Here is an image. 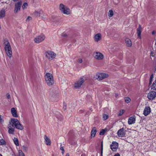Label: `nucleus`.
Segmentation results:
<instances>
[{
  "label": "nucleus",
  "mask_w": 156,
  "mask_h": 156,
  "mask_svg": "<svg viewBox=\"0 0 156 156\" xmlns=\"http://www.w3.org/2000/svg\"><path fill=\"white\" fill-rule=\"evenodd\" d=\"M153 52L152 51H151V55L152 56H153Z\"/></svg>",
  "instance_id": "a18cd8bd"
},
{
  "label": "nucleus",
  "mask_w": 156,
  "mask_h": 156,
  "mask_svg": "<svg viewBox=\"0 0 156 156\" xmlns=\"http://www.w3.org/2000/svg\"><path fill=\"white\" fill-rule=\"evenodd\" d=\"M142 27L140 25H139L138 27L136 30L137 36L140 39L141 38V32Z\"/></svg>",
  "instance_id": "dca6fc26"
},
{
  "label": "nucleus",
  "mask_w": 156,
  "mask_h": 156,
  "mask_svg": "<svg viewBox=\"0 0 156 156\" xmlns=\"http://www.w3.org/2000/svg\"><path fill=\"white\" fill-rule=\"evenodd\" d=\"M66 156H69V154L68 153L67 154H66Z\"/></svg>",
  "instance_id": "49530a36"
},
{
  "label": "nucleus",
  "mask_w": 156,
  "mask_h": 156,
  "mask_svg": "<svg viewBox=\"0 0 156 156\" xmlns=\"http://www.w3.org/2000/svg\"><path fill=\"white\" fill-rule=\"evenodd\" d=\"M126 45L128 47H130L132 45V42L131 40L128 38L126 39Z\"/></svg>",
  "instance_id": "412c9836"
},
{
  "label": "nucleus",
  "mask_w": 156,
  "mask_h": 156,
  "mask_svg": "<svg viewBox=\"0 0 156 156\" xmlns=\"http://www.w3.org/2000/svg\"><path fill=\"white\" fill-rule=\"evenodd\" d=\"M101 34L98 33L96 34L94 36V39L96 42L98 41L101 39Z\"/></svg>",
  "instance_id": "f3484780"
},
{
  "label": "nucleus",
  "mask_w": 156,
  "mask_h": 156,
  "mask_svg": "<svg viewBox=\"0 0 156 156\" xmlns=\"http://www.w3.org/2000/svg\"><path fill=\"white\" fill-rule=\"evenodd\" d=\"M108 75L104 73L97 74L95 76V78L99 80H101L108 77Z\"/></svg>",
  "instance_id": "6e6552de"
},
{
  "label": "nucleus",
  "mask_w": 156,
  "mask_h": 156,
  "mask_svg": "<svg viewBox=\"0 0 156 156\" xmlns=\"http://www.w3.org/2000/svg\"><path fill=\"white\" fill-rule=\"evenodd\" d=\"M155 150H156V148L155 149Z\"/></svg>",
  "instance_id": "09e8293b"
},
{
  "label": "nucleus",
  "mask_w": 156,
  "mask_h": 156,
  "mask_svg": "<svg viewBox=\"0 0 156 156\" xmlns=\"http://www.w3.org/2000/svg\"><path fill=\"white\" fill-rule=\"evenodd\" d=\"M45 55L46 57L49 60H51L56 56V54L51 51H48L45 52Z\"/></svg>",
  "instance_id": "20e7f679"
},
{
  "label": "nucleus",
  "mask_w": 156,
  "mask_h": 156,
  "mask_svg": "<svg viewBox=\"0 0 156 156\" xmlns=\"http://www.w3.org/2000/svg\"><path fill=\"white\" fill-rule=\"evenodd\" d=\"M11 112L12 116L14 117H18V115L16 111L14 108H11Z\"/></svg>",
  "instance_id": "a211bd4d"
},
{
  "label": "nucleus",
  "mask_w": 156,
  "mask_h": 156,
  "mask_svg": "<svg viewBox=\"0 0 156 156\" xmlns=\"http://www.w3.org/2000/svg\"><path fill=\"white\" fill-rule=\"evenodd\" d=\"M11 122L12 123V126H14L16 128L20 130L23 129V126L20 123L17 119H11Z\"/></svg>",
  "instance_id": "7ed1b4c3"
},
{
  "label": "nucleus",
  "mask_w": 156,
  "mask_h": 156,
  "mask_svg": "<svg viewBox=\"0 0 156 156\" xmlns=\"http://www.w3.org/2000/svg\"><path fill=\"white\" fill-rule=\"evenodd\" d=\"M6 96H7V98L8 99H9L10 98V95L9 94H8V93L7 94Z\"/></svg>",
  "instance_id": "ea45409f"
},
{
  "label": "nucleus",
  "mask_w": 156,
  "mask_h": 156,
  "mask_svg": "<svg viewBox=\"0 0 156 156\" xmlns=\"http://www.w3.org/2000/svg\"><path fill=\"white\" fill-rule=\"evenodd\" d=\"M117 134L119 137H122L124 136L125 134L124 129L123 128L120 129L118 131Z\"/></svg>",
  "instance_id": "2eb2a0df"
},
{
  "label": "nucleus",
  "mask_w": 156,
  "mask_h": 156,
  "mask_svg": "<svg viewBox=\"0 0 156 156\" xmlns=\"http://www.w3.org/2000/svg\"><path fill=\"white\" fill-rule=\"evenodd\" d=\"M102 150H103V145L102 143L101 144V154L102 153Z\"/></svg>",
  "instance_id": "37998d69"
},
{
  "label": "nucleus",
  "mask_w": 156,
  "mask_h": 156,
  "mask_svg": "<svg viewBox=\"0 0 156 156\" xmlns=\"http://www.w3.org/2000/svg\"><path fill=\"white\" fill-rule=\"evenodd\" d=\"M156 97V92L154 91H151L149 92L147 94V97L150 100H152L154 99Z\"/></svg>",
  "instance_id": "9d476101"
},
{
  "label": "nucleus",
  "mask_w": 156,
  "mask_h": 156,
  "mask_svg": "<svg viewBox=\"0 0 156 156\" xmlns=\"http://www.w3.org/2000/svg\"><path fill=\"white\" fill-rule=\"evenodd\" d=\"M131 100L128 97H126L125 98V102L127 103H129Z\"/></svg>",
  "instance_id": "7c9ffc66"
},
{
  "label": "nucleus",
  "mask_w": 156,
  "mask_h": 156,
  "mask_svg": "<svg viewBox=\"0 0 156 156\" xmlns=\"http://www.w3.org/2000/svg\"><path fill=\"white\" fill-rule=\"evenodd\" d=\"M13 140L14 144L16 146H19V144L18 139L17 138L14 137L13 139Z\"/></svg>",
  "instance_id": "393cba45"
},
{
  "label": "nucleus",
  "mask_w": 156,
  "mask_h": 156,
  "mask_svg": "<svg viewBox=\"0 0 156 156\" xmlns=\"http://www.w3.org/2000/svg\"><path fill=\"white\" fill-rule=\"evenodd\" d=\"M151 112V109L149 106H146L144 109L143 114L145 116L148 115Z\"/></svg>",
  "instance_id": "ddd939ff"
},
{
  "label": "nucleus",
  "mask_w": 156,
  "mask_h": 156,
  "mask_svg": "<svg viewBox=\"0 0 156 156\" xmlns=\"http://www.w3.org/2000/svg\"><path fill=\"white\" fill-rule=\"evenodd\" d=\"M114 156H120V155L119 153H117L116 154H115Z\"/></svg>",
  "instance_id": "79ce46f5"
},
{
  "label": "nucleus",
  "mask_w": 156,
  "mask_h": 156,
  "mask_svg": "<svg viewBox=\"0 0 156 156\" xmlns=\"http://www.w3.org/2000/svg\"><path fill=\"white\" fill-rule=\"evenodd\" d=\"M3 120L2 118V116L0 115V122L1 123H2L3 122Z\"/></svg>",
  "instance_id": "4c0bfd02"
},
{
  "label": "nucleus",
  "mask_w": 156,
  "mask_h": 156,
  "mask_svg": "<svg viewBox=\"0 0 156 156\" xmlns=\"http://www.w3.org/2000/svg\"><path fill=\"white\" fill-rule=\"evenodd\" d=\"M96 128L95 127L93 128L91 132V136L93 137H94L96 133Z\"/></svg>",
  "instance_id": "5701e85b"
},
{
  "label": "nucleus",
  "mask_w": 156,
  "mask_h": 156,
  "mask_svg": "<svg viewBox=\"0 0 156 156\" xmlns=\"http://www.w3.org/2000/svg\"><path fill=\"white\" fill-rule=\"evenodd\" d=\"M45 141L47 145H50L51 144L50 140L46 135L44 136Z\"/></svg>",
  "instance_id": "6ab92c4d"
},
{
  "label": "nucleus",
  "mask_w": 156,
  "mask_h": 156,
  "mask_svg": "<svg viewBox=\"0 0 156 156\" xmlns=\"http://www.w3.org/2000/svg\"><path fill=\"white\" fill-rule=\"evenodd\" d=\"M43 14V12L41 10L39 12L35 11L34 13V15L36 16H40L41 15Z\"/></svg>",
  "instance_id": "aec40b11"
},
{
  "label": "nucleus",
  "mask_w": 156,
  "mask_h": 156,
  "mask_svg": "<svg viewBox=\"0 0 156 156\" xmlns=\"http://www.w3.org/2000/svg\"><path fill=\"white\" fill-rule=\"evenodd\" d=\"M151 88L152 90H156V80L153 83Z\"/></svg>",
  "instance_id": "a878e982"
},
{
  "label": "nucleus",
  "mask_w": 156,
  "mask_h": 156,
  "mask_svg": "<svg viewBox=\"0 0 156 156\" xmlns=\"http://www.w3.org/2000/svg\"><path fill=\"white\" fill-rule=\"evenodd\" d=\"M78 62L79 63H81L82 62V60L81 58H79Z\"/></svg>",
  "instance_id": "58836bf2"
},
{
  "label": "nucleus",
  "mask_w": 156,
  "mask_h": 156,
  "mask_svg": "<svg viewBox=\"0 0 156 156\" xmlns=\"http://www.w3.org/2000/svg\"><path fill=\"white\" fill-rule=\"evenodd\" d=\"M118 147V144L115 141H113L110 145V148L113 151H115Z\"/></svg>",
  "instance_id": "9b49d317"
},
{
  "label": "nucleus",
  "mask_w": 156,
  "mask_h": 156,
  "mask_svg": "<svg viewBox=\"0 0 156 156\" xmlns=\"http://www.w3.org/2000/svg\"><path fill=\"white\" fill-rule=\"evenodd\" d=\"M59 9L64 14L69 15L70 13V9L62 4H60Z\"/></svg>",
  "instance_id": "39448f33"
},
{
  "label": "nucleus",
  "mask_w": 156,
  "mask_h": 156,
  "mask_svg": "<svg viewBox=\"0 0 156 156\" xmlns=\"http://www.w3.org/2000/svg\"><path fill=\"white\" fill-rule=\"evenodd\" d=\"M27 5L28 4L27 2L24 3L22 6V8L23 9H26Z\"/></svg>",
  "instance_id": "2f4dec72"
},
{
  "label": "nucleus",
  "mask_w": 156,
  "mask_h": 156,
  "mask_svg": "<svg viewBox=\"0 0 156 156\" xmlns=\"http://www.w3.org/2000/svg\"><path fill=\"white\" fill-rule=\"evenodd\" d=\"M45 81L47 84L50 86L54 84V80L52 74L50 73H46L44 76Z\"/></svg>",
  "instance_id": "f257e3e1"
},
{
  "label": "nucleus",
  "mask_w": 156,
  "mask_h": 156,
  "mask_svg": "<svg viewBox=\"0 0 156 156\" xmlns=\"http://www.w3.org/2000/svg\"><path fill=\"white\" fill-rule=\"evenodd\" d=\"M22 4V2L21 1L18 2L15 5V7L14 9V12H17L20 10Z\"/></svg>",
  "instance_id": "f8f14e48"
},
{
  "label": "nucleus",
  "mask_w": 156,
  "mask_h": 156,
  "mask_svg": "<svg viewBox=\"0 0 156 156\" xmlns=\"http://www.w3.org/2000/svg\"><path fill=\"white\" fill-rule=\"evenodd\" d=\"M5 9H2L0 11V18H2L5 16Z\"/></svg>",
  "instance_id": "4be33fe9"
},
{
  "label": "nucleus",
  "mask_w": 156,
  "mask_h": 156,
  "mask_svg": "<svg viewBox=\"0 0 156 156\" xmlns=\"http://www.w3.org/2000/svg\"><path fill=\"white\" fill-rule=\"evenodd\" d=\"M9 130L8 133L10 134H13L14 132V128H12L11 126H9L8 127Z\"/></svg>",
  "instance_id": "b1692460"
},
{
  "label": "nucleus",
  "mask_w": 156,
  "mask_h": 156,
  "mask_svg": "<svg viewBox=\"0 0 156 156\" xmlns=\"http://www.w3.org/2000/svg\"><path fill=\"white\" fill-rule=\"evenodd\" d=\"M5 49L7 55L10 58L12 56V51L10 43L8 41L5 42Z\"/></svg>",
  "instance_id": "f03ea898"
},
{
  "label": "nucleus",
  "mask_w": 156,
  "mask_h": 156,
  "mask_svg": "<svg viewBox=\"0 0 156 156\" xmlns=\"http://www.w3.org/2000/svg\"><path fill=\"white\" fill-rule=\"evenodd\" d=\"M56 117L58 120H59L60 121L62 120L63 118V116L60 114H58L57 115H56Z\"/></svg>",
  "instance_id": "bb28decb"
},
{
  "label": "nucleus",
  "mask_w": 156,
  "mask_h": 156,
  "mask_svg": "<svg viewBox=\"0 0 156 156\" xmlns=\"http://www.w3.org/2000/svg\"><path fill=\"white\" fill-rule=\"evenodd\" d=\"M19 156H25L24 154L22 152V151L19 150Z\"/></svg>",
  "instance_id": "f704fd0d"
},
{
  "label": "nucleus",
  "mask_w": 156,
  "mask_h": 156,
  "mask_svg": "<svg viewBox=\"0 0 156 156\" xmlns=\"http://www.w3.org/2000/svg\"><path fill=\"white\" fill-rule=\"evenodd\" d=\"M45 38L44 34H41V35L36 36L34 39V41L36 43H40L43 41Z\"/></svg>",
  "instance_id": "423d86ee"
},
{
  "label": "nucleus",
  "mask_w": 156,
  "mask_h": 156,
  "mask_svg": "<svg viewBox=\"0 0 156 156\" xmlns=\"http://www.w3.org/2000/svg\"><path fill=\"white\" fill-rule=\"evenodd\" d=\"M108 15V16L110 17L112 16L113 15V11L112 10H110L109 11Z\"/></svg>",
  "instance_id": "c756f323"
},
{
  "label": "nucleus",
  "mask_w": 156,
  "mask_h": 156,
  "mask_svg": "<svg viewBox=\"0 0 156 156\" xmlns=\"http://www.w3.org/2000/svg\"><path fill=\"white\" fill-rule=\"evenodd\" d=\"M60 150L62 151V153L63 154L64 153V148H63V147H60Z\"/></svg>",
  "instance_id": "a19ab883"
},
{
  "label": "nucleus",
  "mask_w": 156,
  "mask_h": 156,
  "mask_svg": "<svg viewBox=\"0 0 156 156\" xmlns=\"http://www.w3.org/2000/svg\"><path fill=\"white\" fill-rule=\"evenodd\" d=\"M108 115L106 114H104L103 115V119L104 120H105L108 119Z\"/></svg>",
  "instance_id": "72a5a7b5"
},
{
  "label": "nucleus",
  "mask_w": 156,
  "mask_h": 156,
  "mask_svg": "<svg viewBox=\"0 0 156 156\" xmlns=\"http://www.w3.org/2000/svg\"><path fill=\"white\" fill-rule=\"evenodd\" d=\"M136 121V116L133 115L130 117L128 119V123L129 125H131L135 123Z\"/></svg>",
  "instance_id": "4468645a"
},
{
  "label": "nucleus",
  "mask_w": 156,
  "mask_h": 156,
  "mask_svg": "<svg viewBox=\"0 0 156 156\" xmlns=\"http://www.w3.org/2000/svg\"><path fill=\"white\" fill-rule=\"evenodd\" d=\"M93 56L94 58L98 60L102 59L104 58V56L101 53L98 52H94Z\"/></svg>",
  "instance_id": "1a4fd4ad"
},
{
  "label": "nucleus",
  "mask_w": 156,
  "mask_h": 156,
  "mask_svg": "<svg viewBox=\"0 0 156 156\" xmlns=\"http://www.w3.org/2000/svg\"><path fill=\"white\" fill-rule=\"evenodd\" d=\"M32 20V18L30 16H28L27 18L26 21L27 22H29L31 20Z\"/></svg>",
  "instance_id": "c9c22d12"
},
{
  "label": "nucleus",
  "mask_w": 156,
  "mask_h": 156,
  "mask_svg": "<svg viewBox=\"0 0 156 156\" xmlns=\"http://www.w3.org/2000/svg\"><path fill=\"white\" fill-rule=\"evenodd\" d=\"M125 111L124 110H121L119 111L118 113V116H120L122 115L125 112Z\"/></svg>",
  "instance_id": "c85d7f7f"
},
{
  "label": "nucleus",
  "mask_w": 156,
  "mask_h": 156,
  "mask_svg": "<svg viewBox=\"0 0 156 156\" xmlns=\"http://www.w3.org/2000/svg\"><path fill=\"white\" fill-rule=\"evenodd\" d=\"M81 156H86V155L85 154L83 153L81 154Z\"/></svg>",
  "instance_id": "c03bdc74"
},
{
  "label": "nucleus",
  "mask_w": 156,
  "mask_h": 156,
  "mask_svg": "<svg viewBox=\"0 0 156 156\" xmlns=\"http://www.w3.org/2000/svg\"><path fill=\"white\" fill-rule=\"evenodd\" d=\"M0 156H2V155L0 154Z\"/></svg>",
  "instance_id": "de8ad7c7"
},
{
  "label": "nucleus",
  "mask_w": 156,
  "mask_h": 156,
  "mask_svg": "<svg viewBox=\"0 0 156 156\" xmlns=\"http://www.w3.org/2000/svg\"><path fill=\"white\" fill-rule=\"evenodd\" d=\"M6 144V142L4 140L2 139H0V145H5Z\"/></svg>",
  "instance_id": "cd10ccee"
},
{
  "label": "nucleus",
  "mask_w": 156,
  "mask_h": 156,
  "mask_svg": "<svg viewBox=\"0 0 156 156\" xmlns=\"http://www.w3.org/2000/svg\"><path fill=\"white\" fill-rule=\"evenodd\" d=\"M153 75H151L150 76V80L149 83L150 85L152 81V79H153Z\"/></svg>",
  "instance_id": "e433bc0d"
},
{
  "label": "nucleus",
  "mask_w": 156,
  "mask_h": 156,
  "mask_svg": "<svg viewBox=\"0 0 156 156\" xmlns=\"http://www.w3.org/2000/svg\"><path fill=\"white\" fill-rule=\"evenodd\" d=\"M105 131H106L104 129H101L100 132L99 134L101 135H104Z\"/></svg>",
  "instance_id": "473e14b6"
},
{
  "label": "nucleus",
  "mask_w": 156,
  "mask_h": 156,
  "mask_svg": "<svg viewBox=\"0 0 156 156\" xmlns=\"http://www.w3.org/2000/svg\"><path fill=\"white\" fill-rule=\"evenodd\" d=\"M84 81L83 77L81 78L80 80L76 81L75 83L74 87L77 89L80 87Z\"/></svg>",
  "instance_id": "0eeeda50"
}]
</instances>
